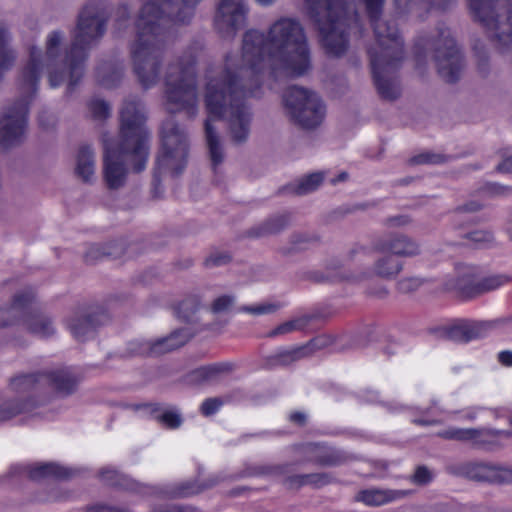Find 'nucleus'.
<instances>
[{
    "label": "nucleus",
    "instance_id": "f257e3e1",
    "mask_svg": "<svg viewBox=\"0 0 512 512\" xmlns=\"http://www.w3.org/2000/svg\"><path fill=\"white\" fill-rule=\"evenodd\" d=\"M310 67V48L302 23L297 18L282 16L270 23L265 32L247 30L242 38L241 56L229 53L223 65L206 70L204 98L209 116L205 121V138L213 169L224 160L213 118L226 119L233 143L246 142L252 115L244 100L259 96L266 77H300Z\"/></svg>",
    "mask_w": 512,
    "mask_h": 512
},
{
    "label": "nucleus",
    "instance_id": "f03ea898",
    "mask_svg": "<svg viewBox=\"0 0 512 512\" xmlns=\"http://www.w3.org/2000/svg\"><path fill=\"white\" fill-rule=\"evenodd\" d=\"M108 11L102 1L88 2L78 16L68 49L63 50L64 33L50 32L45 40V51L32 45L29 59L16 83L19 99L7 106L0 117V145L9 148L20 144L26 135L29 104L36 96L44 70L51 88L67 82L71 92L84 75L88 51L98 43L106 31Z\"/></svg>",
    "mask_w": 512,
    "mask_h": 512
},
{
    "label": "nucleus",
    "instance_id": "7ed1b4c3",
    "mask_svg": "<svg viewBox=\"0 0 512 512\" xmlns=\"http://www.w3.org/2000/svg\"><path fill=\"white\" fill-rule=\"evenodd\" d=\"M375 35L368 53L374 82L381 97L393 100L400 95L394 78L404 57L403 41L396 27L382 19L385 0H362ZM304 10L316 26L322 47L331 56H341L349 45L348 28L358 18L345 0H304Z\"/></svg>",
    "mask_w": 512,
    "mask_h": 512
},
{
    "label": "nucleus",
    "instance_id": "20e7f679",
    "mask_svg": "<svg viewBox=\"0 0 512 512\" xmlns=\"http://www.w3.org/2000/svg\"><path fill=\"white\" fill-rule=\"evenodd\" d=\"M202 0H142L134 21L135 39L130 44L134 73L144 88L154 86L165 47V25L191 21Z\"/></svg>",
    "mask_w": 512,
    "mask_h": 512
},
{
    "label": "nucleus",
    "instance_id": "39448f33",
    "mask_svg": "<svg viewBox=\"0 0 512 512\" xmlns=\"http://www.w3.org/2000/svg\"><path fill=\"white\" fill-rule=\"evenodd\" d=\"M145 109L136 99L124 101L120 111L119 139L103 135V179L111 190L124 186L129 168L136 173L146 168L149 157V133L145 127Z\"/></svg>",
    "mask_w": 512,
    "mask_h": 512
},
{
    "label": "nucleus",
    "instance_id": "423d86ee",
    "mask_svg": "<svg viewBox=\"0 0 512 512\" xmlns=\"http://www.w3.org/2000/svg\"><path fill=\"white\" fill-rule=\"evenodd\" d=\"M78 379L70 368H59L43 372L20 374L10 380L9 387L17 398L3 399L0 402V422L20 414L31 412L43 399H35L47 389L68 395L77 386Z\"/></svg>",
    "mask_w": 512,
    "mask_h": 512
},
{
    "label": "nucleus",
    "instance_id": "0eeeda50",
    "mask_svg": "<svg viewBox=\"0 0 512 512\" xmlns=\"http://www.w3.org/2000/svg\"><path fill=\"white\" fill-rule=\"evenodd\" d=\"M203 46L196 41L171 62L165 73V106L170 113L184 111L189 117L198 112L197 61Z\"/></svg>",
    "mask_w": 512,
    "mask_h": 512
},
{
    "label": "nucleus",
    "instance_id": "6e6552de",
    "mask_svg": "<svg viewBox=\"0 0 512 512\" xmlns=\"http://www.w3.org/2000/svg\"><path fill=\"white\" fill-rule=\"evenodd\" d=\"M469 4L497 49H508L512 44V0H469Z\"/></svg>",
    "mask_w": 512,
    "mask_h": 512
},
{
    "label": "nucleus",
    "instance_id": "1a4fd4ad",
    "mask_svg": "<svg viewBox=\"0 0 512 512\" xmlns=\"http://www.w3.org/2000/svg\"><path fill=\"white\" fill-rule=\"evenodd\" d=\"M161 143L156 160L157 172L179 175L187 164L189 141L186 132L173 119H168L161 127Z\"/></svg>",
    "mask_w": 512,
    "mask_h": 512
},
{
    "label": "nucleus",
    "instance_id": "9d476101",
    "mask_svg": "<svg viewBox=\"0 0 512 512\" xmlns=\"http://www.w3.org/2000/svg\"><path fill=\"white\" fill-rule=\"evenodd\" d=\"M283 102L292 120L303 128H315L324 119L325 106L313 91L290 86L283 94Z\"/></svg>",
    "mask_w": 512,
    "mask_h": 512
},
{
    "label": "nucleus",
    "instance_id": "9b49d317",
    "mask_svg": "<svg viewBox=\"0 0 512 512\" xmlns=\"http://www.w3.org/2000/svg\"><path fill=\"white\" fill-rule=\"evenodd\" d=\"M33 299L34 293L31 289L16 294L9 308H0V327H6L21 321L28 331L39 337L52 335L54 327L51 320L29 311Z\"/></svg>",
    "mask_w": 512,
    "mask_h": 512
},
{
    "label": "nucleus",
    "instance_id": "f8f14e48",
    "mask_svg": "<svg viewBox=\"0 0 512 512\" xmlns=\"http://www.w3.org/2000/svg\"><path fill=\"white\" fill-rule=\"evenodd\" d=\"M434 59L440 77L448 82H456L463 71V56L447 28H439L438 36L432 42Z\"/></svg>",
    "mask_w": 512,
    "mask_h": 512
},
{
    "label": "nucleus",
    "instance_id": "ddd939ff",
    "mask_svg": "<svg viewBox=\"0 0 512 512\" xmlns=\"http://www.w3.org/2000/svg\"><path fill=\"white\" fill-rule=\"evenodd\" d=\"M437 435L446 440L471 442L478 448L496 450L504 445L505 440L512 437V432L490 428L449 427L439 431Z\"/></svg>",
    "mask_w": 512,
    "mask_h": 512
},
{
    "label": "nucleus",
    "instance_id": "4468645a",
    "mask_svg": "<svg viewBox=\"0 0 512 512\" xmlns=\"http://www.w3.org/2000/svg\"><path fill=\"white\" fill-rule=\"evenodd\" d=\"M248 7L244 0H219L214 15V27L223 38H233L247 20Z\"/></svg>",
    "mask_w": 512,
    "mask_h": 512
},
{
    "label": "nucleus",
    "instance_id": "2eb2a0df",
    "mask_svg": "<svg viewBox=\"0 0 512 512\" xmlns=\"http://www.w3.org/2000/svg\"><path fill=\"white\" fill-rule=\"evenodd\" d=\"M375 252H390L394 257H412L420 253L419 244L404 234H392L377 239L372 246Z\"/></svg>",
    "mask_w": 512,
    "mask_h": 512
},
{
    "label": "nucleus",
    "instance_id": "dca6fc26",
    "mask_svg": "<svg viewBox=\"0 0 512 512\" xmlns=\"http://www.w3.org/2000/svg\"><path fill=\"white\" fill-rule=\"evenodd\" d=\"M494 326L492 322L463 320L453 324L448 337L455 342H469L484 337Z\"/></svg>",
    "mask_w": 512,
    "mask_h": 512
},
{
    "label": "nucleus",
    "instance_id": "f3484780",
    "mask_svg": "<svg viewBox=\"0 0 512 512\" xmlns=\"http://www.w3.org/2000/svg\"><path fill=\"white\" fill-rule=\"evenodd\" d=\"M191 334L186 329L176 330L165 338L156 340L153 343L145 342L140 344L139 354L160 355L175 350L188 342Z\"/></svg>",
    "mask_w": 512,
    "mask_h": 512
},
{
    "label": "nucleus",
    "instance_id": "a211bd4d",
    "mask_svg": "<svg viewBox=\"0 0 512 512\" xmlns=\"http://www.w3.org/2000/svg\"><path fill=\"white\" fill-rule=\"evenodd\" d=\"M466 474L479 481H512V471L496 468L485 463H469L466 465Z\"/></svg>",
    "mask_w": 512,
    "mask_h": 512
},
{
    "label": "nucleus",
    "instance_id": "6ab92c4d",
    "mask_svg": "<svg viewBox=\"0 0 512 512\" xmlns=\"http://www.w3.org/2000/svg\"><path fill=\"white\" fill-rule=\"evenodd\" d=\"M14 469H17L18 473L27 475L32 480H40L47 477L68 478L71 476L70 469L55 463L19 466Z\"/></svg>",
    "mask_w": 512,
    "mask_h": 512
},
{
    "label": "nucleus",
    "instance_id": "aec40b11",
    "mask_svg": "<svg viewBox=\"0 0 512 512\" xmlns=\"http://www.w3.org/2000/svg\"><path fill=\"white\" fill-rule=\"evenodd\" d=\"M406 495L407 492L404 490L372 488L359 491L355 499L367 506H380L401 499Z\"/></svg>",
    "mask_w": 512,
    "mask_h": 512
},
{
    "label": "nucleus",
    "instance_id": "412c9836",
    "mask_svg": "<svg viewBox=\"0 0 512 512\" xmlns=\"http://www.w3.org/2000/svg\"><path fill=\"white\" fill-rule=\"evenodd\" d=\"M75 173L85 183H92L96 176L95 152L88 145L79 148L76 156Z\"/></svg>",
    "mask_w": 512,
    "mask_h": 512
},
{
    "label": "nucleus",
    "instance_id": "4be33fe9",
    "mask_svg": "<svg viewBox=\"0 0 512 512\" xmlns=\"http://www.w3.org/2000/svg\"><path fill=\"white\" fill-rule=\"evenodd\" d=\"M509 281V278L506 275L495 274L489 275L476 284L468 286L463 289L462 293L466 297H474L478 294L495 290Z\"/></svg>",
    "mask_w": 512,
    "mask_h": 512
},
{
    "label": "nucleus",
    "instance_id": "5701e85b",
    "mask_svg": "<svg viewBox=\"0 0 512 512\" xmlns=\"http://www.w3.org/2000/svg\"><path fill=\"white\" fill-rule=\"evenodd\" d=\"M402 270V262L391 254L384 255L374 263V274L382 278H393Z\"/></svg>",
    "mask_w": 512,
    "mask_h": 512
},
{
    "label": "nucleus",
    "instance_id": "b1692460",
    "mask_svg": "<svg viewBox=\"0 0 512 512\" xmlns=\"http://www.w3.org/2000/svg\"><path fill=\"white\" fill-rule=\"evenodd\" d=\"M96 325V322L87 316H75L68 321V328L79 341H84L92 335Z\"/></svg>",
    "mask_w": 512,
    "mask_h": 512
},
{
    "label": "nucleus",
    "instance_id": "393cba45",
    "mask_svg": "<svg viewBox=\"0 0 512 512\" xmlns=\"http://www.w3.org/2000/svg\"><path fill=\"white\" fill-rule=\"evenodd\" d=\"M289 223V216L286 214L277 215L268 219L265 223L252 231V235L256 237H263L276 234L282 231Z\"/></svg>",
    "mask_w": 512,
    "mask_h": 512
},
{
    "label": "nucleus",
    "instance_id": "a878e982",
    "mask_svg": "<svg viewBox=\"0 0 512 512\" xmlns=\"http://www.w3.org/2000/svg\"><path fill=\"white\" fill-rule=\"evenodd\" d=\"M123 69L106 63L97 69V79L105 88L115 87L121 80Z\"/></svg>",
    "mask_w": 512,
    "mask_h": 512
},
{
    "label": "nucleus",
    "instance_id": "bb28decb",
    "mask_svg": "<svg viewBox=\"0 0 512 512\" xmlns=\"http://www.w3.org/2000/svg\"><path fill=\"white\" fill-rule=\"evenodd\" d=\"M304 451L307 460L313 461L322 465H335L337 460L330 455L326 447L319 444L310 443L304 446Z\"/></svg>",
    "mask_w": 512,
    "mask_h": 512
},
{
    "label": "nucleus",
    "instance_id": "cd10ccee",
    "mask_svg": "<svg viewBox=\"0 0 512 512\" xmlns=\"http://www.w3.org/2000/svg\"><path fill=\"white\" fill-rule=\"evenodd\" d=\"M311 320H312L311 315H308V314L301 315L299 317H296L294 319H291L289 321H286V322L280 324L275 329L270 331L268 333V336L276 337L279 335L291 333L293 331L303 330L304 328H306L309 325Z\"/></svg>",
    "mask_w": 512,
    "mask_h": 512
},
{
    "label": "nucleus",
    "instance_id": "c85d7f7f",
    "mask_svg": "<svg viewBox=\"0 0 512 512\" xmlns=\"http://www.w3.org/2000/svg\"><path fill=\"white\" fill-rule=\"evenodd\" d=\"M324 176L320 172L312 173L300 179L296 184L290 187L291 191L297 195H305L315 191L323 182Z\"/></svg>",
    "mask_w": 512,
    "mask_h": 512
},
{
    "label": "nucleus",
    "instance_id": "c756f323",
    "mask_svg": "<svg viewBox=\"0 0 512 512\" xmlns=\"http://www.w3.org/2000/svg\"><path fill=\"white\" fill-rule=\"evenodd\" d=\"M216 483H217L216 479L211 480L210 483L202 484V485H200L196 482H191V481L183 482V483H180L177 486H175V488H173V490H171L169 492V495L171 497H178V498L189 497V496L196 495V494L200 493L204 489L209 488V487L215 485Z\"/></svg>",
    "mask_w": 512,
    "mask_h": 512
},
{
    "label": "nucleus",
    "instance_id": "7c9ffc66",
    "mask_svg": "<svg viewBox=\"0 0 512 512\" xmlns=\"http://www.w3.org/2000/svg\"><path fill=\"white\" fill-rule=\"evenodd\" d=\"M9 35L0 27V70L8 69L15 61V53L9 48Z\"/></svg>",
    "mask_w": 512,
    "mask_h": 512
},
{
    "label": "nucleus",
    "instance_id": "2f4dec72",
    "mask_svg": "<svg viewBox=\"0 0 512 512\" xmlns=\"http://www.w3.org/2000/svg\"><path fill=\"white\" fill-rule=\"evenodd\" d=\"M400 13L415 12L419 18H423V12L427 13L426 0H394Z\"/></svg>",
    "mask_w": 512,
    "mask_h": 512
},
{
    "label": "nucleus",
    "instance_id": "473e14b6",
    "mask_svg": "<svg viewBox=\"0 0 512 512\" xmlns=\"http://www.w3.org/2000/svg\"><path fill=\"white\" fill-rule=\"evenodd\" d=\"M307 356V347L299 346L293 349L279 351L275 355V362L280 365H288Z\"/></svg>",
    "mask_w": 512,
    "mask_h": 512
},
{
    "label": "nucleus",
    "instance_id": "72a5a7b5",
    "mask_svg": "<svg viewBox=\"0 0 512 512\" xmlns=\"http://www.w3.org/2000/svg\"><path fill=\"white\" fill-rule=\"evenodd\" d=\"M114 29L115 33L120 36L130 24V8L127 4H120L114 13Z\"/></svg>",
    "mask_w": 512,
    "mask_h": 512
},
{
    "label": "nucleus",
    "instance_id": "f704fd0d",
    "mask_svg": "<svg viewBox=\"0 0 512 512\" xmlns=\"http://www.w3.org/2000/svg\"><path fill=\"white\" fill-rule=\"evenodd\" d=\"M282 307V304L278 302H263L250 306H243L239 310L252 315H266L272 314L278 311Z\"/></svg>",
    "mask_w": 512,
    "mask_h": 512
},
{
    "label": "nucleus",
    "instance_id": "c9c22d12",
    "mask_svg": "<svg viewBox=\"0 0 512 512\" xmlns=\"http://www.w3.org/2000/svg\"><path fill=\"white\" fill-rule=\"evenodd\" d=\"M463 237L474 243L477 247L488 246L494 242L493 234L485 230H475L463 235Z\"/></svg>",
    "mask_w": 512,
    "mask_h": 512
},
{
    "label": "nucleus",
    "instance_id": "e433bc0d",
    "mask_svg": "<svg viewBox=\"0 0 512 512\" xmlns=\"http://www.w3.org/2000/svg\"><path fill=\"white\" fill-rule=\"evenodd\" d=\"M322 476L319 474H305V475H293L289 476L284 480V483L289 488H298L302 485L309 483L319 482Z\"/></svg>",
    "mask_w": 512,
    "mask_h": 512
},
{
    "label": "nucleus",
    "instance_id": "4c0bfd02",
    "mask_svg": "<svg viewBox=\"0 0 512 512\" xmlns=\"http://www.w3.org/2000/svg\"><path fill=\"white\" fill-rule=\"evenodd\" d=\"M155 419L168 428H177L181 425L182 419L179 413L166 410L155 415Z\"/></svg>",
    "mask_w": 512,
    "mask_h": 512
},
{
    "label": "nucleus",
    "instance_id": "58836bf2",
    "mask_svg": "<svg viewBox=\"0 0 512 512\" xmlns=\"http://www.w3.org/2000/svg\"><path fill=\"white\" fill-rule=\"evenodd\" d=\"M89 109L94 118H106L110 113V106L104 100L93 99L89 103Z\"/></svg>",
    "mask_w": 512,
    "mask_h": 512
},
{
    "label": "nucleus",
    "instance_id": "ea45409f",
    "mask_svg": "<svg viewBox=\"0 0 512 512\" xmlns=\"http://www.w3.org/2000/svg\"><path fill=\"white\" fill-rule=\"evenodd\" d=\"M412 422L421 426L442 424V420L436 417V413L432 408L422 411L421 416L412 419Z\"/></svg>",
    "mask_w": 512,
    "mask_h": 512
},
{
    "label": "nucleus",
    "instance_id": "a19ab883",
    "mask_svg": "<svg viewBox=\"0 0 512 512\" xmlns=\"http://www.w3.org/2000/svg\"><path fill=\"white\" fill-rule=\"evenodd\" d=\"M197 308L198 304L195 299H186L179 304L177 314L180 318L188 320L196 312Z\"/></svg>",
    "mask_w": 512,
    "mask_h": 512
},
{
    "label": "nucleus",
    "instance_id": "79ce46f5",
    "mask_svg": "<svg viewBox=\"0 0 512 512\" xmlns=\"http://www.w3.org/2000/svg\"><path fill=\"white\" fill-rule=\"evenodd\" d=\"M333 343V340L325 335L315 337L311 341H309L306 345H303V347H307V356L313 353L316 350L324 349L327 346L331 345Z\"/></svg>",
    "mask_w": 512,
    "mask_h": 512
},
{
    "label": "nucleus",
    "instance_id": "37998d69",
    "mask_svg": "<svg viewBox=\"0 0 512 512\" xmlns=\"http://www.w3.org/2000/svg\"><path fill=\"white\" fill-rule=\"evenodd\" d=\"M223 405V401L220 398H207L201 404L200 410L204 416H211L215 414Z\"/></svg>",
    "mask_w": 512,
    "mask_h": 512
},
{
    "label": "nucleus",
    "instance_id": "c03bdc74",
    "mask_svg": "<svg viewBox=\"0 0 512 512\" xmlns=\"http://www.w3.org/2000/svg\"><path fill=\"white\" fill-rule=\"evenodd\" d=\"M100 478L109 485H122V476L113 468H103L99 474Z\"/></svg>",
    "mask_w": 512,
    "mask_h": 512
},
{
    "label": "nucleus",
    "instance_id": "a18cd8bd",
    "mask_svg": "<svg viewBox=\"0 0 512 512\" xmlns=\"http://www.w3.org/2000/svg\"><path fill=\"white\" fill-rule=\"evenodd\" d=\"M422 284L419 278L410 277L400 280L397 284L398 290L402 293H410L417 290Z\"/></svg>",
    "mask_w": 512,
    "mask_h": 512
},
{
    "label": "nucleus",
    "instance_id": "49530a36",
    "mask_svg": "<svg viewBox=\"0 0 512 512\" xmlns=\"http://www.w3.org/2000/svg\"><path fill=\"white\" fill-rule=\"evenodd\" d=\"M283 470L284 468L281 466H259L249 469L245 475L256 476L263 474H281L283 473Z\"/></svg>",
    "mask_w": 512,
    "mask_h": 512
},
{
    "label": "nucleus",
    "instance_id": "de8ad7c7",
    "mask_svg": "<svg viewBox=\"0 0 512 512\" xmlns=\"http://www.w3.org/2000/svg\"><path fill=\"white\" fill-rule=\"evenodd\" d=\"M234 297L230 295H223L215 299L212 305L214 312L226 311L234 303Z\"/></svg>",
    "mask_w": 512,
    "mask_h": 512
},
{
    "label": "nucleus",
    "instance_id": "09e8293b",
    "mask_svg": "<svg viewBox=\"0 0 512 512\" xmlns=\"http://www.w3.org/2000/svg\"><path fill=\"white\" fill-rule=\"evenodd\" d=\"M222 371H224V367L222 365H213L199 368L195 371V374H197L200 378L207 380Z\"/></svg>",
    "mask_w": 512,
    "mask_h": 512
},
{
    "label": "nucleus",
    "instance_id": "8fccbe9b",
    "mask_svg": "<svg viewBox=\"0 0 512 512\" xmlns=\"http://www.w3.org/2000/svg\"><path fill=\"white\" fill-rule=\"evenodd\" d=\"M432 479L431 472L426 467H418L413 475V481L417 484H426Z\"/></svg>",
    "mask_w": 512,
    "mask_h": 512
},
{
    "label": "nucleus",
    "instance_id": "3c124183",
    "mask_svg": "<svg viewBox=\"0 0 512 512\" xmlns=\"http://www.w3.org/2000/svg\"><path fill=\"white\" fill-rule=\"evenodd\" d=\"M455 0H426L427 2V12L431 10H445L448 8Z\"/></svg>",
    "mask_w": 512,
    "mask_h": 512
},
{
    "label": "nucleus",
    "instance_id": "603ef678",
    "mask_svg": "<svg viewBox=\"0 0 512 512\" xmlns=\"http://www.w3.org/2000/svg\"><path fill=\"white\" fill-rule=\"evenodd\" d=\"M230 260V256L228 254H215V255H211L207 260H206V265L207 266H220V265H224L226 263H228Z\"/></svg>",
    "mask_w": 512,
    "mask_h": 512
},
{
    "label": "nucleus",
    "instance_id": "864d4df0",
    "mask_svg": "<svg viewBox=\"0 0 512 512\" xmlns=\"http://www.w3.org/2000/svg\"><path fill=\"white\" fill-rule=\"evenodd\" d=\"M481 207V205L477 202H470L468 204H466L465 206L459 208L455 213H454V220L455 221H460L462 220V214L464 212H474V211H477L479 210Z\"/></svg>",
    "mask_w": 512,
    "mask_h": 512
},
{
    "label": "nucleus",
    "instance_id": "5fc2aeb1",
    "mask_svg": "<svg viewBox=\"0 0 512 512\" xmlns=\"http://www.w3.org/2000/svg\"><path fill=\"white\" fill-rule=\"evenodd\" d=\"M371 252V249L364 246H355L349 251L350 259L362 260L366 256H368Z\"/></svg>",
    "mask_w": 512,
    "mask_h": 512
},
{
    "label": "nucleus",
    "instance_id": "6e6d98bb",
    "mask_svg": "<svg viewBox=\"0 0 512 512\" xmlns=\"http://www.w3.org/2000/svg\"><path fill=\"white\" fill-rule=\"evenodd\" d=\"M412 162L416 164H422V163H438L440 162V156L424 153L415 156L412 158Z\"/></svg>",
    "mask_w": 512,
    "mask_h": 512
},
{
    "label": "nucleus",
    "instance_id": "4d7b16f0",
    "mask_svg": "<svg viewBox=\"0 0 512 512\" xmlns=\"http://www.w3.org/2000/svg\"><path fill=\"white\" fill-rule=\"evenodd\" d=\"M387 223L390 227H402V226H406V225L410 224L411 219L406 215H399V216L390 217L387 220Z\"/></svg>",
    "mask_w": 512,
    "mask_h": 512
},
{
    "label": "nucleus",
    "instance_id": "13d9d810",
    "mask_svg": "<svg viewBox=\"0 0 512 512\" xmlns=\"http://www.w3.org/2000/svg\"><path fill=\"white\" fill-rule=\"evenodd\" d=\"M153 512H197V511L191 507L172 506V507H159V508H156Z\"/></svg>",
    "mask_w": 512,
    "mask_h": 512
},
{
    "label": "nucleus",
    "instance_id": "bf43d9fd",
    "mask_svg": "<svg viewBox=\"0 0 512 512\" xmlns=\"http://www.w3.org/2000/svg\"><path fill=\"white\" fill-rule=\"evenodd\" d=\"M498 360L502 365L512 367V351H501L498 354Z\"/></svg>",
    "mask_w": 512,
    "mask_h": 512
},
{
    "label": "nucleus",
    "instance_id": "052dcab7",
    "mask_svg": "<svg viewBox=\"0 0 512 512\" xmlns=\"http://www.w3.org/2000/svg\"><path fill=\"white\" fill-rule=\"evenodd\" d=\"M498 171L512 173V155L507 157L497 166Z\"/></svg>",
    "mask_w": 512,
    "mask_h": 512
},
{
    "label": "nucleus",
    "instance_id": "680f3d73",
    "mask_svg": "<svg viewBox=\"0 0 512 512\" xmlns=\"http://www.w3.org/2000/svg\"><path fill=\"white\" fill-rule=\"evenodd\" d=\"M290 420L298 424H303L306 420V416L302 412H294L290 415Z\"/></svg>",
    "mask_w": 512,
    "mask_h": 512
},
{
    "label": "nucleus",
    "instance_id": "e2e57ef3",
    "mask_svg": "<svg viewBox=\"0 0 512 512\" xmlns=\"http://www.w3.org/2000/svg\"><path fill=\"white\" fill-rule=\"evenodd\" d=\"M89 512H120L114 508H109L104 505H95L89 509Z\"/></svg>",
    "mask_w": 512,
    "mask_h": 512
},
{
    "label": "nucleus",
    "instance_id": "0e129e2a",
    "mask_svg": "<svg viewBox=\"0 0 512 512\" xmlns=\"http://www.w3.org/2000/svg\"><path fill=\"white\" fill-rule=\"evenodd\" d=\"M348 177V174L346 172H341L336 179H333V183H337V182H340V181H344L346 180Z\"/></svg>",
    "mask_w": 512,
    "mask_h": 512
},
{
    "label": "nucleus",
    "instance_id": "69168bd1",
    "mask_svg": "<svg viewBox=\"0 0 512 512\" xmlns=\"http://www.w3.org/2000/svg\"><path fill=\"white\" fill-rule=\"evenodd\" d=\"M262 6L272 5L276 0H256Z\"/></svg>",
    "mask_w": 512,
    "mask_h": 512
},
{
    "label": "nucleus",
    "instance_id": "338daca9",
    "mask_svg": "<svg viewBox=\"0 0 512 512\" xmlns=\"http://www.w3.org/2000/svg\"><path fill=\"white\" fill-rule=\"evenodd\" d=\"M43 118H44V114H41V115L39 116V123H40V125H41V126L46 127L47 125H46V123L44 122Z\"/></svg>",
    "mask_w": 512,
    "mask_h": 512
},
{
    "label": "nucleus",
    "instance_id": "774afa93",
    "mask_svg": "<svg viewBox=\"0 0 512 512\" xmlns=\"http://www.w3.org/2000/svg\"><path fill=\"white\" fill-rule=\"evenodd\" d=\"M508 233L510 235V238L512 239V221H511L510 226L508 227Z\"/></svg>",
    "mask_w": 512,
    "mask_h": 512
}]
</instances>
